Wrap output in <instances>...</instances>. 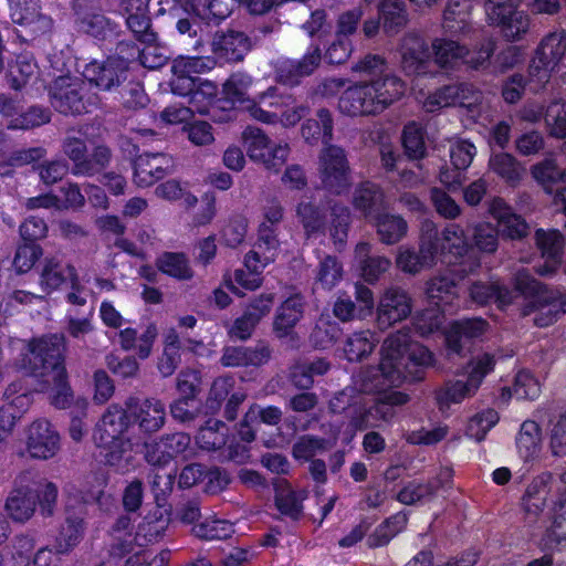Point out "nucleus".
Returning a JSON list of instances; mask_svg holds the SVG:
<instances>
[{
    "mask_svg": "<svg viewBox=\"0 0 566 566\" xmlns=\"http://www.w3.org/2000/svg\"><path fill=\"white\" fill-rule=\"evenodd\" d=\"M429 366L432 354L419 343L411 342L407 331H398L386 337L380 349V363L370 367L365 378L367 390L399 387L411 371L409 365Z\"/></svg>",
    "mask_w": 566,
    "mask_h": 566,
    "instance_id": "1",
    "label": "nucleus"
},
{
    "mask_svg": "<svg viewBox=\"0 0 566 566\" xmlns=\"http://www.w3.org/2000/svg\"><path fill=\"white\" fill-rule=\"evenodd\" d=\"M132 421L124 406L111 405L96 423L93 442L107 465L126 473L135 467L139 443L130 434Z\"/></svg>",
    "mask_w": 566,
    "mask_h": 566,
    "instance_id": "2",
    "label": "nucleus"
},
{
    "mask_svg": "<svg viewBox=\"0 0 566 566\" xmlns=\"http://www.w3.org/2000/svg\"><path fill=\"white\" fill-rule=\"evenodd\" d=\"M405 91L403 81L396 75L358 82L342 93L338 109L347 116L376 115L400 99Z\"/></svg>",
    "mask_w": 566,
    "mask_h": 566,
    "instance_id": "3",
    "label": "nucleus"
},
{
    "mask_svg": "<svg viewBox=\"0 0 566 566\" xmlns=\"http://www.w3.org/2000/svg\"><path fill=\"white\" fill-rule=\"evenodd\" d=\"M63 352L64 338L59 335L34 339L29 344L21 368L36 379V391H51L52 387L67 379Z\"/></svg>",
    "mask_w": 566,
    "mask_h": 566,
    "instance_id": "4",
    "label": "nucleus"
},
{
    "mask_svg": "<svg viewBox=\"0 0 566 566\" xmlns=\"http://www.w3.org/2000/svg\"><path fill=\"white\" fill-rule=\"evenodd\" d=\"M370 367L364 369L357 381L359 389L368 394H378L377 399L373 406H353L346 412L350 417V421L345 424L343 442L349 443L358 430H364L368 427H378L379 421L388 422L395 417L394 408L402 406L408 402L409 397L407 394L398 390H390L392 387L384 389L367 390L364 387L365 378L369 374Z\"/></svg>",
    "mask_w": 566,
    "mask_h": 566,
    "instance_id": "5",
    "label": "nucleus"
},
{
    "mask_svg": "<svg viewBox=\"0 0 566 566\" xmlns=\"http://www.w3.org/2000/svg\"><path fill=\"white\" fill-rule=\"evenodd\" d=\"M514 285L526 301L522 308V314L527 316L538 312L534 318L535 325L539 327L549 326L562 314L566 313V292L560 294L548 289L547 285L534 279L528 271H517L514 277Z\"/></svg>",
    "mask_w": 566,
    "mask_h": 566,
    "instance_id": "6",
    "label": "nucleus"
},
{
    "mask_svg": "<svg viewBox=\"0 0 566 566\" xmlns=\"http://www.w3.org/2000/svg\"><path fill=\"white\" fill-rule=\"evenodd\" d=\"M84 80L63 75L56 77L49 88L52 106L62 114L80 115L90 112L99 103L96 94L86 93Z\"/></svg>",
    "mask_w": 566,
    "mask_h": 566,
    "instance_id": "7",
    "label": "nucleus"
},
{
    "mask_svg": "<svg viewBox=\"0 0 566 566\" xmlns=\"http://www.w3.org/2000/svg\"><path fill=\"white\" fill-rule=\"evenodd\" d=\"M242 140L250 159L262 164L266 169L277 171L290 154L287 144L273 143L259 127L248 126L242 132Z\"/></svg>",
    "mask_w": 566,
    "mask_h": 566,
    "instance_id": "8",
    "label": "nucleus"
},
{
    "mask_svg": "<svg viewBox=\"0 0 566 566\" xmlns=\"http://www.w3.org/2000/svg\"><path fill=\"white\" fill-rule=\"evenodd\" d=\"M318 176L322 187L339 195L350 185L349 165L344 149L336 145L324 146L318 156Z\"/></svg>",
    "mask_w": 566,
    "mask_h": 566,
    "instance_id": "9",
    "label": "nucleus"
},
{
    "mask_svg": "<svg viewBox=\"0 0 566 566\" xmlns=\"http://www.w3.org/2000/svg\"><path fill=\"white\" fill-rule=\"evenodd\" d=\"M494 365V357L490 354H482L473 358L467 367V380H457L448 385L444 391L439 396L440 402L459 403L465 398L474 396L484 377L493 370Z\"/></svg>",
    "mask_w": 566,
    "mask_h": 566,
    "instance_id": "10",
    "label": "nucleus"
},
{
    "mask_svg": "<svg viewBox=\"0 0 566 566\" xmlns=\"http://www.w3.org/2000/svg\"><path fill=\"white\" fill-rule=\"evenodd\" d=\"M63 153L73 163L72 172L75 176H94L103 170L109 163L111 150L104 146H96L90 156L83 139L67 136L63 140Z\"/></svg>",
    "mask_w": 566,
    "mask_h": 566,
    "instance_id": "11",
    "label": "nucleus"
},
{
    "mask_svg": "<svg viewBox=\"0 0 566 566\" xmlns=\"http://www.w3.org/2000/svg\"><path fill=\"white\" fill-rule=\"evenodd\" d=\"M25 449L32 459L54 458L61 450V436L55 426L44 418L31 422L27 429Z\"/></svg>",
    "mask_w": 566,
    "mask_h": 566,
    "instance_id": "12",
    "label": "nucleus"
},
{
    "mask_svg": "<svg viewBox=\"0 0 566 566\" xmlns=\"http://www.w3.org/2000/svg\"><path fill=\"white\" fill-rule=\"evenodd\" d=\"M125 410L132 424L135 423L144 433H154L159 431L166 421L165 403L154 397L139 398L128 397L124 402Z\"/></svg>",
    "mask_w": 566,
    "mask_h": 566,
    "instance_id": "13",
    "label": "nucleus"
},
{
    "mask_svg": "<svg viewBox=\"0 0 566 566\" xmlns=\"http://www.w3.org/2000/svg\"><path fill=\"white\" fill-rule=\"evenodd\" d=\"M412 311V298L409 293L399 287L390 286L384 290L376 307V324L379 329H388L405 321Z\"/></svg>",
    "mask_w": 566,
    "mask_h": 566,
    "instance_id": "14",
    "label": "nucleus"
},
{
    "mask_svg": "<svg viewBox=\"0 0 566 566\" xmlns=\"http://www.w3.org/2000/svg\"><path fill=\"white\" fill-rule=\"evenodd\" d=\"M76 268L61 255H45L35 265L38 286L45 295L60 291L71 280L76 283Z\"/></svg>",
    "mask_w": 566,
    "mask_h": 566,
    "instance_id": "15",
    "label": "nucleus"
},
{
    "mask_svg": "<svg viewBox=\"0 0 566 566\" xmlns=\"http://www.w3.org/2000/svg\"><path fill=\"white\" fill-rule=\"evenodd\" d=\"M10 15L33 38L48 35L54 29L53 19L42 11L39 0H10Z\"/></svg>",
    "mask_w": 566,
    "mask_h": 566,
    "instance_id": "16",
    "label": "nucleus"
},
{
    "mask_svg": "<svg viewBox=\"0 0 566 566\" xmlns=\"http://www.w3.org/2000/svg\"><path fill=\"white\" fill-rule=\"evenodd\" d=\"M85 516L86 505L83 502H67L64 524L55 537L54 548L56 553H69L81 542L85 532Z\"/></svg>",
    "mask_w": 566,
    "mask_h": 566,
    "instance_id": "17",
    "label": "nucleus"
},
{
    "mask_svg": "<svg viewBox=\"0 0 566 566\" xmlns=\"http://www.w3.org/2000/svg\"><path fill=\"white\" fill-rule=\"evenodd\" d=\"M400 64L408 75H419L428 72L431 50L427 41L417 33H408L401 39L399 46Z\"/></svg>",
    "mask_w": 566,
    "mask_h": 566,
    "instance_id": "18",
    "label": "nucleus"
},
{
    "mask_svg": "<svg viewBox=\"0 0 566 566\" xmlns=\"http://www.w3.org/2000/svg\"><path fill=\"white\" fill-rule=\"evenodd\" d=\"M148 13L149 11L140 14H130L126 17V24L135 38L146 44L139 54L143 65L148 69H156L166 62V56L157 54V48L153 45L156 42V33L151 30Z\"/></svg>",
    "mask_w": 566,
    "mask_h": 566,
    "instance_id": "19",
    "label": "nucleus"
},
{
    "mask_svg": "<svg viewBox=\"0 0 566 566\" xmlns=\"http://www.w3.org/2000/svg\"><path fill=\"white\" fill-rule=\"evenodd\" d=\"M291 104V96L279 93L274 86L256 94L249 102L245 112L249 116L262 124L276 125L279 120V109Z\"/></svg>",
    "mask_w": 566,
    "mask_h": 566,
    "instance_id": "20",
    "label": "nucleus"
},
{
    "mask_svg": "<svg viewBox=\"0 0 566 566\" xmlns=\"http://www.w3.org/2000/svg\"><path fill=\"white\" fill-rule=\"evenodd\" d=\"M126 64L122 59L92 61L85 65L83 77L103 91H111L125 80Z\"/></svg>",
    "mask_w": 566,
    "mask_h": 566,
    "instance_id": "21",
    "label": "nucleus"
},
{
    "mask_svg": "<svg viewBox=\"0 0 566 566\" xmlns=\"http://www.w3.org/2000/svg\"><path fill=\"white\" fill-rule=\"evenodd\" d=\"M488 211L497 223V232L503 237L514 240L522 239L527 234V223L513 211L504 199L500 197L491 199L488 203Z\"/></svg>",
    "mask_w": 566,
    "mask_h": 566,
    "instance_id": "22",
    "label": "nucleus"
},
{
    "mask_svg": "<svg viewBox=\"0 0 566 566\" xmlns=\"http://www.w3.org/2000/svg\"><path fill=\"white\" fill-rule=\"evenodd\" d=\"M489 329L482 318H468L453 322L446 331V345L450 353L461 355L468 344L481 338Z\"/></svg>",
    "mask_w": 566,
    "mask_h": 566,
    "instance_id": "23",
    "label": "nucleus"
},
{
    "mask_svg": "<svg viewBox=\"0 0 566 566\" xmlns=\"http://www.w3.org/2000/svg\"><path fill=\"white\" fill-rule=\"evenodd\" d=\"M535 240L545 260L543 265L535 266V272L541 276H552L562 263L563 235L557 230L538 229Z\"/></svg>",
    "mask_w": 566,
    "mask_h": 566,
    "instance_id": "24",
    "label": "nucleus"
},
{
    "mask_svg": "<svg viewBox=\"0 0 566 566\" xmlns=\"http://www.w3.org/2000/svg\"><path fill=\"white\" fill-rule=\"evenodd\" d=\"M324 432L328 434L327 438H316L313 436L302 437L293 447V455L296 459L308 460L317 452L326 450L335 446L336 441L340 439L345 431V423L338 419L322 426Z\"/></svg>",
    "mask_w": 566,
    "mask_h": 566,
    "instance_id": "25",
    "label": "nucleus"
},
{
    "mask_svg": "<svg viewBox=\"0 0 566 566\" xmlns=\"http://www.w3.org/2000/svg\"><path fill=\"white\" fill-rule=\"evenodd\" d=\"M172 168V159L165 154H143L134 164V181L138 187H149L164 178Z\"/></svg>",
    "mask_w": 566,
    "mask_h": 566,
    "instance_id": "26",
    "label": "nucleus"
},
{
    "mask_svg": "<svg viewBox=\"0 0 566 566\" xmlns=\"http://www.w3.org/2000/svg\"><path fill=\"white\" fill-rule=\"evenodd\" d=\"M321 60V49L317 45L311 46L300 60L281 62L277 76L283 84L295 85L302 77L311 75L318 67Z\"/></svg>",
    "mask_w": 566,
    "mask_h": 566,
    "instance_id": "27",
    "label": "nucleus"
},
{
    "mask_svg": "<svg viewBox=\"0 0 566 566\" xmlns=\"http://www.w3.org/2000/svg\"><path fill=\"white\" fill-rule=\"evenodd\" d=\"M211 45L214 55L228 62L242 61L252 48L250 39L243 32L234 30L217 33Z\"/></svg>",
    "mask_w": 566,
    "mask_h": 566,
    "instance_id": "28",
    "label": "nucleus"
},
{
    "mask_svg": "<svg viewBox=\"0 0 566 566\" xmlns=\"http://www.w3.org/2000/svg\"><path fill=\"white\" fill-rule=\"evenodd\" d=\"M4 511L14 522L25 523L32 518L36 511V500L33 488L20 484L9 493Z\"/></svg>",
    "mask_w": 566,
    "mask_h": 566,
    "instance_id": "29",
    "label": "nucleus"
},
{
    "mask_svg": "<svg viewBox=\"0 0 566 566\" xmlns=\"http://www.w3.org/2000/svg\"><path fill=\"white\" fill-rule=\"evenodd\" d=\"M280 242L274 228L263 222L259 228V239L255 248L247 253L248 262L256 269L266 268L277 256Z\"/></svg>",
    "mask_w": 566,
    "mask_h": 566,
    "instance_id": "30",
    "label": "nucleus"
},
{
    "mask_svg": "<svg viewBox=\"0 0 566 566\" xmlns=\"http://www.w3.org/2000/svg\"><path fill=\"white\" fill-rule=\"evenodd\" d=\"M430 48L433 62L446 70L455 69L469 55V49L464 44L448 38H434Z\"/></svg>",
    "mask_w": 566,
    "mask_h": 566,
    "instance_id": "31",
    "label": "nucleus"
},
{
    "mask_svg": "<svg viewBox=\"0 0 566 566\" xmlns=\"http://www.w3.org/2000/svg\"><path fill=\"white\" fill-rule=\"evenodd\" d=\"M189 444L190 437L186 433L177 432L167 436L147 447L146 460L154 465L165 464L175 455L184 453Z\"/></svg>",
    "mask_w": 566,
    "mask_h": 566,
    "instance_id": "32",
    "label": "nucleus"
},
{
    "mask_svg": "<svg viewBox=\"0 0 566 566\" xmlns=\"http://www.w3.org/2000/svg\"><path fill=\"white\" fill-rule=\"evenodd\" d=\"M275 506L282 515L298 520L303 514V502L307 497L305 490H294L286 480H277L274 484Z\"/></svg>",
    "mask_w": 566,
    "mask_h": 566,
    "instance_id": "33",
    "label": "nucleus"
},
{
    "mask_svg": "<svg viewBox=\"0 0 566 566\" xmlns=\"http://www.w3.org/2000/svg\"><path fill=\"white\" fill-rule=\"evenodd\" d=\"M334 119L329 109L319 108L316 118L306 119L301 126V136L310 145L322 142L324 146L332 145Z\"/></svg>",
    "mask_w": 566,
    "mask_h": 566,
    "instance_id": "34",
    "label": "nucleus"
},
{
    "mask_svg": "<svg viewBox=\"0 0 566 566\" xmlns=\"http://www.w3.org/2000/svg\"><path fill=\"white\" fill-rule=\"evenodd\" d=\"M437 253L438 251L431 250L427 243L419 244L418 251L401 247L397 253L396 264L402 272L415 275L432 268L436 264Z\"/></svg>",
    "mask_w": 566,
    "mask_h": 566,
    "instance_id": "35",
    "label": "nucleus"
},
{
    "mask_svg": "<svg viewBox=\"0 0 566 566\" xmlns=\"http://www.w3.org/2000/svg\"><path fill=\"white\" fill-rule=\"evenodd\" d=\"M304 312V301L300 295L285 300L276 310L273 327L277 337L283 338L292 334Z\"/></svg>",
    "mask_w": 566,
    "mask_h": 566,
    "instance_id": "36",
    "label": "nucleus"
},
{
    "mask_svg": "<svg viewBox=\"0 0 566 566\" xmlns=\"http://www.w3.org/2000/svg\"><path fill=\"white\" fill-rule=\"evenodd\" d=\"M472 0H449L442 15V28L451 34L469 33Z\"/></svg>",
    "mask_w": 566,
    "mask_h": 566,
    "instance_id": "37",
    "label": "nucleus"
},
{
    "mask_svg": "<svg viewBox=\"0 0 566 566\" xmlns=\"http://www.w3.org/2000/svg\"><path fill=\"white\" fill-rule=\"evenodd\" d=\"M426 298L429 305L447 310L457 298L455 282L447 275H437L426 282Z\"/></svg>",
    "mask_w": 566,
    "mask_h": 566,
    "instance_id": "38",
    "label": "nucleus"
},
{
    "mask_svg": "<svg viewBox=\"0 0 566 566\" xmlns=\"http://www.w3.org/2000/svg\"><path fill=\"white\" fill-rule=\"evenodd\" d=\"M551 482V474H542L528 485L523 497L524 510L528 518H536L543 512L552 490Z\"/></svg>",
    "mask_w": 566,
    "mask_h": 566,
    "instance_id": "39",
    "label": "nucleus"
},
{
    "mask_svg": "<svg viewBox=\"0 0 566 566\" xmlns=\"http://www.w3.org/2000/svg\"><path fill=\"white\" fill-rule=\"evenodd\" d=\"M379 339L370 329L352 333L345 339L343 352L348 361H360L367 358L376 348Z\"/></svg>",
    "mask_w": 566,
    "mask_h": 566,
    "instance_id": "40",
    "label": "nucleus"
},
{
    "mask_svg": "<svg viewBox=\"0 0 566 566\" xmlns=\"http://www.w3.org/2000/svg\"><path fill=\"white\" fill-rule=\"evenodd\" d=\"M270 358V349L266 346L228 347L221 357V364L226 367L260 366Z\"/></svg>",
    "mask_w": 566,
    "mask_h": 566,
    "instance_id": "41",
    "label": "nucleus"
},
{
    "mask_svg": "<svg viewBox=\"0 0 566 566\" xmlns=\"http://www.w3.org/2000/svg\"><path fill=\"white\" fill-rule=\"evenodd\" d=\"M370 244L358 243L355 248V258L359 262L361 276L368 283H375L381 274L390 268V260L385 256H369Z\"/></svg>",
    "mask_w": 566,
    "mask_h": 566,
    "instance_id": "42",
    "label": "nucleus"
},
{
    "mask_svg": "<svg viewBox=\"0 0 566 566\" xmlns=\"http://www.w3.org/2000/svg\"><path fill=\"white\" fill-rule=\"evenodd\" d=\"M472 301L478 304L495 302L500 307L507 306L513 301V293L499 282H476L470 289Z\"/></svg>",
    "mask_w": 566,
    "mask_h": 566,
    "instance_id": "43",
    "label": "nucleus"
},
{
    "mask_svg": "<svg viewBox=\"0 0 566 566\" xmlns=\"http://www.w3.org/2000/svg\"><path fill=\"white\" fill-rule=\"evenodd\" d=\"M374 226L380 241L385 244H395L399 242L408 231L406 220L391 213H379L375 216Z\"/></svg>",
    "mask_w": 566,
    "mask_h": 566,
    "instance_id": "44",
    "label": "nucleus"
},
{
    "mask_svg": "<svg viewBox=\"0 0 566 566\" xmlns=\"http://www.w3.org/2000/svg\"><path fill=\"white\" fill-rule=\"evenodd\" d=\"M252 84L253 78L247 73L231 74L222 85L224 98L234 105H240L245 111L249 102L253 98L249 93Z\"/></svg>",
    "mask_w": 566,
    "mask_h": 566,
    "instance_id": "45",
    "label": "nucleus"
},
{
    "mask_svg": "<svg viewBox=\"0 0 566 566\" xmlns=\"http://www.w3.org/2000/svg\"><path fill=\"white\" fill-rule=\"evenodd\" d=\"M39 72L38 63L31 53L19 54L14 62L9 65L12 87L19 90L28 83L36 81Z\"/></svg>",
    "mask_w": 566,
    "mask_h": 566,
    "instance_id": "46",
    "label": "nucleus"
},
{
    "mask_svg": "<svg viewBox=\"0 0 566 566\" xmlns=\"http://www.w3.org/2000/svg\"><path fill=\"white\" fill-rule=\"evenodd\" d=\"M542 433L535 421H524L516 438L518 454L525 461L535 459L541 451Z\"/></svg>",
    "mask_w": 566,
    "mask_h": 566,
    "instance_id": "47",
    "label": "nucleus"
},
{
    "mask_svg": "<svg viewBox=\"0 0 566 566\" xmlns=\"http://www.w3.org/2000/svg\"><path fill=\"white\" fill-rule=\"evenodd\" d=\"M353 203L365 217H373L385 207V196L378 186L365 182L355 190Z\"/></svg>",
    "mask_w": 566,
    "mask_h": 566,
    "instance_id": "48",
    "label": "nucleus"
},
{
    "mask_svg": "<svg viewBox=\"0 0 566 566\" xmlns=\"http://www.w3.org/2000/svg\"><path fill=\"white\" fill-rule=\"evenodd\" d=\"M130 517L120 516L112 528L113 543L111 554L115 557H123L130 553L136 546V533H133Z\"/></svg>",
    "mask_w": 566,
    "mask_h": 566,
    "instance_id": "49",
    "label": "nucleus"
},
{
    "mask_svg": "<svg viewBox=\"0 0 566 566\" xmlns=\"http://www.w3.org/2000/svg\"><path fill=\"white\" fill-rule=\"evenodd\" d=\"M489 169L511 186H516L524 175V168L507 153L493 154L489 160Z\"/></svg>",
    "mask_w": 566,
    "mask_h": 566,
    "instance_id": "50",
    "label": "nucleus"
},
{
    "mask_svg": "<svg viewBox=\"0 0 566 566\" xmlns=\"http://www.w3.org/2000/svg\"><path fill=\"white\" fill-rule=\"evenodd\" d=\"M566 53V33L564 31L552 32L541 42L536 56L542 61L560 70V62Z\"/></svg>",
    "mask_w": 566,
    "mask_h": 566,
    "instance_id": "51",
    "label": "nucleus"
},
{
    "mask_svg": "<svg viewBox=\"0 0 566 566\" xmlns=\"http://www.w3.org/2000/svg\"><path fill=\"white\" fill-rule=\"evenodd\" d=\"M244 269H238L234 271L233 279L224 277V285L231 290L234 294L242 296L235 284L248 291H254L262 284V272L265 268L254 269L253 264L248 262V255L244 258Z\"/></svg>",
    "mask_w": 566,
    "mask_h": 566,
    "instance_id": "52",
    "label": "nucleus"
},
{
    "mask_svg": "<svg viewBox=\"0 0 566 566\" xmlns=\"http://www.w3.org/2000/svg\"><path fill=\"white\" fill-rule=\"evenodd\" d=\"M455 256L464 255L470 248L464 229L457 223H450L441 231L438 248Z\"/></svg>",
    "mask_w": 566,
    "mask_h": 566,
    "instance_id": "53",
    "label": "nucleus"
},
{
    "mask_svg": "<svg viewBox=\"0 0 566 566\" xmlns=\"http://www.w3.org/2000/svg\"><path fill=\"white\" fill-rule=\"evenodd\" d=\"M168 527V518L161 514H149L139 523L136 531V546H146L159 542Z\"/></svg>",
    "mask_w": 566,
    "mask_h": 566,
    "instance_id": "54",
    "label": "nucleus"
},
{
    "mask_svg": "<svg viewBox=\"0 0 566 566\" xmlns=\"http://www.w3.org/2000/svg\"><path fill=\"white\" fill-rule=\"evenodd\" d=\"M160 272L177 280H190L193 272L189 261L184 253L165 252L156 261Z\"/></svg>",
    "mask_w": 566,
    "mask_h": 566,
    "instance_id": "55",
    "label": "nucleus"
},
{
    "mask_svg": "<svg viewBox=\"0 0 566 566\" xmlns=\"http://www.w3.org/2000/svg\"><path fill=\"white\" fill-rule=\"evenodd\" d=\"M192 534L201 539H226L234 533L233 525L226 520L207 517L193 525Z\"/></svg>",
    "mask_w": 566,
    "mask_h": 566,
    "instance_id": "56",
    "label": "nucleus"
},
{
    "mask_svg": "<svg viewBox=\"0 0 566 566\" xmlns=\"http://www.w3.org/2000/svg\"><path fill=\"white\" fill-rule=\"evenodd\" d=\"M343 273V265L338 260L335 256L326 255L317 265L315 284L323 290L331 291L342 281Z\"/></svg>",
    "mask_w": 566,
    "mask_h": 566,
    "instance_id": "57",
    "label": "nucleus"
},
{
    "mask_svg": "<svg viewBox=\"0 0 566 566\" xmlns=\"http://www.w3.org/2000/svg\"><path fill=\"white\" fill-rule=\"evenodd\" d=\"M34 548V541L31 537H17L2 554L4 566H30Z\"/></svg>",
    "mask_w": 566,
    "mask_h": 566,
    "instance_id": "58",
    "label": "nucleus"
},
{
    "mask_svg": "<svg viewBox=\"0 0 566 566\" xmlns=\"http://www.w3.org/2000/svg\"><path fill=\"white\" fill-rule=\"evenodd\" d=\"M198 446L203 450H217L226 443V426L218 419H209L200 428L196 437Z\"/></svg>",
    "mask_w": 566,
    "mask_h": 566,
    "instance_id": "59",
    "label": "nucleus"
},
{
    "mask_svg": "<svg viewBox=\"0 0 566 566\" xmlns=\"http://www.w3.org/2000/svg\"><path fill=\"white\" fill-rule=\"evenodd\" d=\"M402 145L406 155L411 159H421L426 155L424 130L416 122L408 123L402 130Z\"/></svg>",
    "mask_w": 566,
    "mask_h": 566,
    "instance_id": "60",
    "label": "nucleus"
},
{
    "mask_svg": "<svg viewBox=\"0 0 566 566\" xmlns=\"http://www.w3.org/2000/svg\"><path fill=\"white\" fill-rule=\"evenodd\" d=\"M407 514L406 513H397L386 520L381 525H379L375 532L369 536L368 543L371 547L384 546L389 541L400 533L406 524H407Z\"/></svg>",
    "mask_w": 566,
    "mask_h": 566,
    "instance_id": "61",
    "label": "nucleus"
},
{
    "mask_svg": "<svg viewBox=\"0 0 566 566\" xmlns=\"http://www.w3.org/2000/svg\"><path fill=\"white\" fill-rule=\"evenodd\" d=\"M532 177L547 193H553V186L563 180L562 170L553 158H546L531 168Z\"/></svg>",
    "mask_w": 566,
    "mask_h": 566,
    "instance_id": "62",
    "label": "nucleus"
},
{
    "mask_svg": "<svg viewBox=\"0 0 566 566\" xmlns=\"http://www.w3.org/2000/svg\"><path fill=\"white\" fill-rule=\"evenodd\" d=\"M545 126L549 136L557 139L566 138V102H552L545 114Z\"/></svg>",
    "mask_w": 566,
    "mask_h": 566,
    "instance_id": "63",
    "label": "nucleus"
},
{
    "mask_svg": "<svg viewBox=\"0 0 566 566\" xmlns=\"http://www.w3.org/2000/svg\"><path fill=\"white\" fill-rule=\"evenodd\" d=\"M472 245L483 253H494L499 247V232L489 222L476 223L472 228Z\"/></svg>",
    "mask_w": 566,
    "mask_h": 566,
    "instance_id": "64",
    "label": "nucleus"
}]
</instances>
